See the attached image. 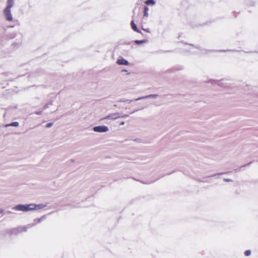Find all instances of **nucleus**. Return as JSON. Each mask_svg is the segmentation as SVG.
<instances>
[{
	"label": "nucleus",
	"instance_id": "f257e3e1",
	"mask_svg": "<svg viewBox=\"0 0 258 258\" xmlns=\"http://www.w3.org/2000/svg\"><path fill=\"white\" fill-rule=\"evenodd\" d=\"M93 130L96 132H106L108 131V128L106 126H97L94 127Z\"/></svg>",
	"mask_w": 258,
	"mask_h": 258
},
{
	"label": "nucleus",
	"instance_id": "f03ea898",
	"mask_svg": "<svg viewBox=\"0 0 258 258\" xmlns=\"http://www.w3.org/2000/svg\"><path fill=\"white\" fill-rule=\"evenodd\" d=\"M4 13L7 20L9 21H12L13 20V17L11 13V9H5Z\"/></svg>",
	"mask_w": 258,
	"mask_h": 258
},
{
	"label": "nucleus",
	"instance_id": "7ed1b4c3",
	"mask_svg": "<svg viewBox=\"0 0 258 258\" xmlns=\"http://www.w3.org/2000/svg\"><path fill=\"white\" fill-rule=\"evenodd\" d=\"M116 63L119 65H128V62L124 59L123 58L121 57L117 60Z\"/></svg>",
	"mask_w": 258,
	"mask_h": 258
},
{
	"label": "nucleus",
	"instance_id": "20e7f679",
	"mask_svg": "<svg viewBox=\"0 0 258 258\" xmlns=\"http://www.w3.org/2000/svg\"><path fill=\"white\" fill-rule=\"evenodd\" d=\"M27 208V205H18L16 207L15 209L22 211H28V209Z\"/></svg>",
	"mask_w": 258,
	"mask_h": 258
},
{
	"label": "nucleus",
	"instance_id": "39448f33",
	"mask_svg": "<svg viewBox=\"0 0 258 258\" xmlns=\"http://www.w3.org/2000/svg\"><path fill=\"white\" fill-rule=\"evenodd\" d=\"M131 25L132 28L135 31H136V32H137L138 33H140L141 32L139 30V29L137 28V25H136V24L135 23L134 21H132Z\"/></svg>",
	"mask_w": 258,
	"mask_h": 258
},
{
	"label": "nucleus",
	"instance_id": "423d86ee",
	"mask_svg": "<svg viewBox=\"0 0 258 258\" xmlns=\"http://www.w3.org/2000/svg\"><path fill=\"white\" fill-rule=\"evenodd\" d=\"M14 0H8L7 6L6 9H11L13 6V2Z\"/></svg>",
	"mask_w": 258,
	"mask_h": 258
},
{
	"label": "nucleus",
	"instance_id": "0eeeda50",
	"mask_svg": "<svg viewBox=\"0 0 258 258\" xmlns=\"http://www.w3.org/2000/svg\"><path fill=\"white\" fill-rule=\"evenodd\" d=\"M27 209H28V211L35 210L36 209V205L34 204L27 205Z\"/></svg>",
	"mask_w": 258,
	"mask_h": 258
},
{
	"label": "nucleus",
	"instance_id": "6e6552de",
	"mask_svg": "<svg viewBox=\"0 0 258 258\" xmlns=\"http://www.w3.org/2000/svg\"><path fill=\"white\" fill-rule=\"evenodd\" d=\"M149 11V9L147 6H145L144 8V16L145 17H148V12Z\"/></svg>",
	"mask_w": 258,
	"mask_h": 258
},
{
	"label": "nucleus",
	"instance_id": "1a4fd4ad",
	"mask_svg": "<svg viewBox=\"0 0 258 258\" xmlns=\"http://www.w3.org/2000/svg\"><path fill=\"white\" fill-rule=\"evenodd\" d=\"M145 3L148 5H154L155 4V2L153 0H147L146 1Z\"/></svg>",
	"mask_w": 258,
	"mask_h": 258
},
{
	"label": "nucleus",
	"instance_id": "9d476101",
	"mask_svg": "<svg viewBox=\"0 0 258 258\" xmlns=\"http://www.w3.org/2000/svg\"><path fill=\"white\" fill-rule=\"evenodd\" d=\"M19 125V123L18 122H13L10 124L7 125V126H18Z\"/></svg>",
	"mask_w": 258,
	"mask_h": 258
},
{
	"label": "nucleus",
	"instance_id": "9b49d317",
	"mask_svg": "<svg viewBox=\"0 0 258 258\" xmlns=\"http://www.w3.org/2000/svg\"><path fill=\"white\" fill-rule=\"evenodd\" d=\"M218 51H219V52H227V51L236 52V51H238L237 50H235V49H228V50H219Z\"/></svg>",
	"mask_w": 258,
	"mask_h": 258
},
{
	"label": "nucleus",
	"instance_id": "f8f14e48",
	"mask_svg": "<svg viewBox=\"0 0 258 258\" xmlns=\"http://www.w3.org/2000/svg\"><path fill=\"white\" fill-rule=\"evenodd\" d=\"M135 43H136L137 44H140L146 42V41L145 40H136L135 41Z\"/></svg>",
	"mask_w": 258,
	"mask_h": 258
},
{
	"label": "nucleus",
	"instance_id": "ddd939ff",
	"mask_svg": "<svg viewBox=\"0 0 258 258\" xmlns=\"http://www.w3.org/2000/svg\"><path fill=\"white\" fill-rule=\"evenodd\" d=\"M251 250H247L244 252V254L245 256H249L251 254Z\"/></svg>",
	"mask_w": 258,
	"mask_h": 258
},
{
	"label": "nucleus",
	"instance_id": "4468645a",
	"mask_svg": "<svg viewBox=\"0 0 258 258\" xmlns=\"http://www.w3.org/2000/svg\"><path fill=\"white\" fill-rule=\"evenodd\" d=\"M188 44V45H191V46H192V47H195V48H197V49H201V48H200V47L199 46H195L194 45L191 44Z\"/></svg>",
	"mask_w": 258,
	"mask_h": 258
},
{
	"label": "nucleus",
	"instance_id": "2eb2a0df",
	"mask_svg": "<svg viewBox=\"0 0 258 258\" xmlns=\"http://www.w3.org/2000/svg\"><path fill=\"white\" fill-rule=\"evenodd\" d=\"M223 180L225 182H232V180L228 178H224Z\"/></svg>",
	"mask_w": 258,
	"mask_h": 258
},
{
	"label": "nucleus",
	"instance_id": "dca6fc26",
	"mask_svg": "<svg viewBox=\"0 0 258 258\" xmlns=\"http://www.w3.org/2000/svg\"><path fill=\"white\" fill-rule=\"evenodd\" d=\"M52 123H48L46 124V126L47 127H50L51 125H52Z\"/></svg>",
	"mask_w": 258,
	"mask_h": 258
},
{
	"label": "nucleus",
	"instance_id": "f3484780",
	"mask_svg": "<svg viewBox=\"0 0 258 258\" xmlns=\"http://www.w3.org/2000/svg\"><path fill=\"white\" fill-rule=\"evenodd\" d=\"M252 163V162H250L249 163H248L247 164H246V165H244V166H246L247 165H250L251 163Z\"/></svg>",
	"mask_w": 258,
	"mask_h": 258
},
{
	"label": "nucleus",
	"instance_id": "a211bd4d",
	"mask_svg": "<svg viewBox=\"0 0 258 258\" xmlns=\"http://www.w3.org/2000/svg\"><path fill=\"white\" fill-rule=\"evenodd\" d=\"M183 69V67H180L178 70H182Z\"/></svg>",
	"mask_w": 258,
	"mask_h": 258
},
{
	"label": "nucleus",
	"instance_id": "6ab92c4d",
	"mask_svg": "<svg viewBox=\"0 0 258 258\" xmlns=\"http://www.w3.org/2000/svg\"><path fill=\"white\" fill-rule=\"evenodd\" d=\"M120 124V125H123V124H124V122H121Z\"/></svg>",
	"mask_w": 258,
	"mask_h": 258
},
{
	"label": "nucleus",
	"instance_id": "aec40b11",
	"mask_svg": "<svg viewBox=\"0 0 258 258\" xmlns=\"http://www.w3.org/2000/svg\"><path fill=\"white\" fill-rule=\"evenodd\" d=\"M181 37V35H178V38L179 39V38Z\"/></svg>",
	"mask_w": 258,
	"mask_h": 258
}]
</instances>
